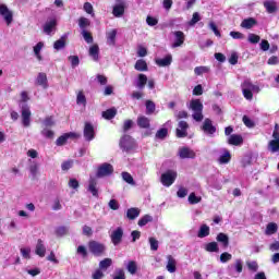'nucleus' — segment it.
<instances>
[{
    "instance_id": "1",
    "label": "nucleus",
    "mask_w": 279,
    "mask_h": 279,
    "mask_svg": "<svg viewBox=\"0 0 279 279\" xmlns=\"http://www.w3.org/2000/svg\"><path fill=\"white\" fill-rule=\"evenodd\" d=\"M242 93L244 99H247V101H252L254 99V93H260V87L258 85L252 84V81L245 80L241 84Z\"/></svg>"
},
{
    "instance_id": "2",
    "label": "nucleus",
    "mask_w": 279,
    "mask_h": 279,
    "mask_svg": "<svg viewBox=\"0 0 279 279\" xmlns=\"http://www.w3.org/2000/svg\"><path fill=\"white\" fill-rule=\"evenodd\" d=\"M190 110L193 111L192 118L194 121H197L198 123L204 121V104H202L201 99L191 100Z\"/></svg>"
},
{
    "instance_id": "3",
    "label": "nucleus",
    "mask_w": 279,
    "mask_h": 279,
    "mask_svg": "<svg viewBox=\"0 0 279 279\" xmlns=\"http://www.w3.org/2000/svg\"><path fill=\"white\" fill-rule=\"evenodd\" d=\"M88 250L94 254V256H104L106 245L97 241H90L88 243Z\"/></svg>"
},
{
    "instance_id": "4",
    "label": "nucleus",
    "mask_w": 279,
    "mask_h": 279,
    "mask_svg": "<svg viewBox=\"0 0 279 279\" xmlns=\"http://www.w3.org/2000/svg\"><path fill=\"white\" fill-rule=\"evenodd\" d=\"M175 178H178V172L168 170L161 174L160 182L163 186H171L175 182Z\"/></svg>"
},
{
    "instance_id": "5",
    "label": "nucleus",
    "mask_w": 279,
    "mask_h": 279,
    "mask_svg": "<svg viewBox=\"0 0 279 279\" xmlns=\"http://www.w3.org/2000/svg\"><path fill=\"white\" fill-rule=\"evenodd\" d=\"M135 145L134 138L130 135H124L120 140V148L122 151H132Z\"/></svg>"
},
{
    "instance_id": "6",
    "label": "nucleus",
    "mask_w": 279,
    "mask_h": 279,
    "mask_svg": "<svg viewBox=\"0 0 279 279\" xmlns=\"http://www.w3.org/2000/svg\"><path fill=\"white\" fill-rule=\"evenodd\" d=\"M22 125L29 128L32 125V111L27 105L22 107Z\"/></svg>"
},
{
    "instance_id": "7",
    "label": "nucleus",
    "mask_w": 279,
    "mask_h": 279,
    "mask_svg": "<svg viewBox=\"0 0 279 279\" xmlns=\"http://www.w3.org/2000/svg\"><path fill=\"white\" fill-rule=\"evenodd\" d=\"M112 14L117 19H121V16H123V14H125V1L124 0H117V4L113 7Z\"/></svg>"
},
{
    "instance_id": "8",
    "label": "nucleus",
    "mask_w": 279,
    "mask_h": 279,
    "mask_svg": "<svg viewBox=\"0 0 279 279\" xmlns=\"http://www.w3.org/2000/svg\"><path fill=\"white\" fill-rule=\"evenodd\" d=\"M112 171H114V169L112 168V165L102 163L98 168L97 178H106V175H112Z\"/></svg>"
},
{
    "instance_id": "9",
    "label": "nucleus",
    "mask_w": 279,
    "mask_h": 279,
    "mask_svg": "<svg viewBox=\"0 0 279 279\" xmlns=\"http://www.w3.org/2000/svg\"><path fill=\"white\" fill-rule=\"evenodd\" d=\"M110 239L113 245H119L121 241H123V229L121 227H118L111 232Z\"/></svg>"
},
{
    "instance_id": "10",
    "label": "nucleus",
    "mask_w": 279,
    "mask_h": 279,
    "mask_svg": "<svg viewBox=\"0 0 279 279\" xmlns=\"http://www.w3.org/2000/svg\"><path fill=\"white\" fill-rule=\"evenodd\" d=\"M202 130L205 134H208V136H213L215 132H217V128L213 125V120L210 119H205L202 125Z\"/></svg>"
},
{
    "instance_id": "11",
    "label": "nucleus",
    "mask_w": 279,
    "mask_h": 279,
    "mask_svg": "<svg viewBox=\"0 0 279 279\" xmlns=\"http://www.w3.org/2000/svg\"><path fill=\"white\" fill-rule=\"evenodd\" d=\"M57 25L58 21L56 19L48 20L44 24V34H47V36H51V34H54Z\"/></svg>"
},
{
    "instance_id": "12",
    "label": "nucleus",
    "mask_w": 279,
    "mask_h": 279,
    "mask_svg": "<svg viewBox=\"0 0 279 279\" xmlns=\"http://www.w3.org/2000/svg\"><path fill=\"white\" fill-rule=\"evenodd\" d=\"M268 151L270 154H279V134L275 133L272 140L268 142Z\"/></svg>"
},
{
    "instance_id": "13",
    "label": "nucleus",
    "mask_w": 279,
    "mask_h": 279,
    "mask_svg": "<svg viewBox=\"0 0 279 279\" xmlns=\"http://www.w3.org/2000/svg\"><path fill=\"white\" fill-rule=\"evenodd\" d=\"M0 15L3 16L7 25H10L13 21V13L8 9V5L0 4Z\"/></svg>"
},
{
    "instance_id": "14",
    "label": "nucleus",
    "mask_w": 279,
    "mask_h": 279,
    "mask_svg": "<svg viewBox=\"0 0 279 279\" xmlns=\"http://www.w3.org/2000/svg\"><path fill=\"white\" fill-rule=\"evenodd\" d=\"M186 130H189V123H186V121H180L177 128L178 138H186V136H189Z\"/></svg>"
},
{
    "instance_id": "15",
    "label": "nucleus",
    "mask_w": 279,
    "mask_h": 279,
    "mask_svg": "<svg viewBox=\"0 0 279 279\" xmlns=\"http://www.w3.org/2000/svg\"><path fill=\"white\" fill-rule=\"evenodd\" d=\"M84 138L85 141H93V138H95V128L93 126V124H90V122H86L85 126H84Z\"/></svg>"
},
{
    "instance_id": "16",
    "label": "nucleus",
    "mask_w": 279,
    "mask_h": 279,
    "mask_svg": "<svg viewBox=\"0 0 279 279\" xmlns=\"http://www.w3.org/2000/svg\"><path fill=\"white\" fill-rule=\"evenodd\" d=\"M227 269L231 276L234 275V271H236V274H241L243 271V260L235 259L234 264H230Z\"/></svg>"
},
{
    "instance_id": "17",
    "label": "nucleus",
    "mask_w": 279,
    "mask_h": 279,
    "mask_svg": "<svg viewBox=\"0 0 279 279\" xmlns=\"http://www.w3.org/2000/svg\"><path fill=\"white\" fill-rule=\"evenodd\" d=\"M178 156L181 158V160H184L186 158H195V153L193 149L189 148V147H181L179 148V153Z\"/></svg>"
},
{
    "instance_id": "18",
    "label": "nucleus",
    "mask_w": 279,
    "mask_h": 279,
    "mask_svg": "<svg viewBox=\"0 0 279 279\" xmlns=\"http://www.w3.org/2000/svg\"><path fill=\"white\" fill-rule=\"evenodd\" d=\"M174 36V43L172 44V49H175L177 47H182L184 45V33L182 31H175L173 33Z\"/></svg>"
},
{
    "instance_id": "19",
    "label": "nucleus",
    "mask_w": 279,
    "mask_h": 279,
    "mask_svg": "<svg viewBox=\"0 0 279 279\" xmlns=\"http://www.w3.org/2000/svg\"><path fill=\"white\" fill-rule=\"evenodd\" d=\"M35 254H37V256L40 258H45V254H47V246H45V242L41 239L37 240Z\"/></svg>"
},
{
    "instance_id": "20",
    "label": "nucleus",
    "mask_w": 279,
    "mask_h": 279,
    "mask_svg": "<svg viewBox=\"0 0 279 279\" xmlns=\"http://www.w3.org/2000/svg\"><path fill=\"white\" fill-rule=\"evenodd\" d=\"M69 138H80V135L76 133H65L64 135L58 137L56 143L59 147H61L62 145L66 144V141H69Z\"/></svg>"
},
{
    "instance_id": "21",
    "label": "nucleus",
    "mask_w": 279,
    "mask_h": 279,
    "mask_svg": "<svg viewBox=\"0 0 279 279\" xmlns=\"http://www.w3.org/2000/svg\"><path fill=\"white\" fill-rule=\"evenodd\" d=\"M68 39H69V34L62 35L60 39L54 41L53 49H56V51H60V49H64L66 47Z\"/></svg>"
},
{
    "instance_id": "22",
    "label": "nucleus",
    "mask_w": 279,
    "mask_h": 279,
    "mask_svg": "<svg viewBox=\"0 0 279 279\" xmlns=\"http://www.w3.org/2000/svg\"><path fill=\"white\" fill-rule=\"evenodd\" d=\"M264 8L266 9V12H268V14H276V12H278V5L274 0H266L264 2Z\"/></svg>"
},
{
    "instance_id": "23",
    "label": "nucleus",
    "mask_w": 279,
    "mask_h": 279,
    "mask_svg": "<svg viewBox=\"0 0 279 279\" xmlns=\"http://www.w3.org/2000/svg\"><path fill=\"white\" fill-rule=\"evenodd\" d=\"M137 125H138V128H142L143 130H147L150 128L151 121L149 120V118H147L145 116H138L137 117Z\"/></svg>"
},
{
    "instance_id": "24",
    "label": "nucleus",
    "mask_w": 279,
    "mask_h": 279,
    "mask_svg": "<svg viewBox=\"0 0 279 279\" xmlns=\"http://www.w3.org/2000/svg\"><path fill=\"white\" fill-rule=\"evenodd\" d=\"M88 53L94 62H99V46L97 44L89 47Z\"/></svg>"
},
{
    "instance_id": "25",
    "label": "nucleus",
    "mask_w": 279,
    "mask_h": 279,
    "mask_svg": "<svg viewBox=\"0 0 279 279\" xmlns=\"http://www.w3.org/2000/svg\"><path fill=\"white\" fill-rule=\"evenodd\" d=\"M31 165H29V173L32 175V178H37L39 171H40V163H38L37 161H32L29 160Z\"/></svg>"
},
{
    "instance_id": "26",
    "label": "nucleus",
    "mask_w": 279,
    "mask_h": 279,
    "mask_svg": "<svg viewBox=\"0 0 279 279\" xmlns=\"http://www.w3.org/2000/svg\"><path fill=\"white\" fill-rule=\"evenodd\" d=\"M146 85H147V75L138 74L137 80L135 81L136 88H138L140 90H143V88H145Z\"/></svg>"
},
{
    "instance_id": "27",
    "label": "nucleus",
    "mask_w": 279,
    "mask_h": 279,
    "mask_svg": "<svg viewBox=\"0 0 279 279\" xmlns=\"http://www.w3.org/2000/svg\"><path fill=\"white\" fill-rule=\"evenodd\" d=\"M228 143L229 145H243V136L238 135V134H232L228 137Z\"/></svg>"
},
{
    "instance_id": "28",
    "label": "nucleus",
    "mask_w": 279,
    "mask_h": 279,
    "mask_svg": "<svg viewBox=\"0 0 279 279\" xmlns=\"http://www.w3.org/2000/svg\"><path fill=\"white\" fill-rule=\"evenodd\" d=\"M172 62L173 57L171 54H167L165 58L156 60V64H158V66H169Z\"/></svg>"
},
{
    "instance_id": "29",
    "label": "nucleus",
    "mask_w": 279,
    "mask_h": 279,
    "mask_svg": "<svg viewBox=\"0 0 279 279\" xmlns=\"http://www.w3.org/2000/svg\"><path fill=\"white\" fill-rule=\"evenodd\" d=\"M256 24V19L248 17L242 21L241 27H243V29H252V27H254Z\"/></svg>"
},
{
    "instance_id": "30",
    "label": "nucleus",
    "mask_w": 279,
    "mask_h": 279,
    "mask_svg": "<svg viewBox=\"0 0 279 279\" xmlns=\"http://www.w3.org/2000/svg\"><path fill=\"white\" fill-rule=\"evenodd\" d=\"M167 260H168L166 266L167 271H169L170 274H175V258H173V256L171 255H168Z\"/></svg>"
},
{
    "instance_id": "31",
    "label": "nucleus",
    "mask_w": 279,
    "mask_h": 279,
    "mask_svg": "<svg viewBox=\"0 0 279 279\" xmlns=\"http://www.w3.org/2000/svg\"><path fill=\"white\" fill-rule=\"evenodd\" d=\"M76 104L77 106H83V108H86V95L84 94V90H78L76 93Z\"/></svg>"
},
{
    "instance_id": "32",
    "label": "nucleus",
    "mask_w": 279,
    "mask_h": 279,
    "mask_svg": "<svg viewBox=\"0 0 279 279\" xmlns=\"http://www.w3.org/2000/svg\"><path fill=\"white\" fill-rule=\"evenodd\" d=\"M88 191L94 195V197H97L99 195V191L97 190V181L95 179L89 180Z\"/></svg>"
},
{
    "instance_id": "33",
    "label": "nucleus",
    "mask_w": 279,
    "mask_h": 279,
    "mask_svg": "<svg viewBox=\"0 0 279 279\" xmlns=\"http://www.w3.org/2000/svg\"><path fill=\"white\" fill-rule=\"evenodd\" d=\"M126 271H129V274H131V276L136 275V271H138V265L136 264L135 260H130L126 264Z\"/></svg>"
},
{
    "instance_id": "34",
    "label": "nucleus",
    "mask_w": 279,
    "mask_h": 279,
    "mask_svg": "<svg viewBox=\"0 0 279 279\" xmlns=\"http://www.w3.org/2000/svg\"><path fill=\"white\" fill-rule=\"evenodd\" d=\"M210 234V227L207 225H202L199 230H198V239H204Z\"/></svg>"
},
{
    "instance_id": "35",
    "label": "nucleus",
    "mask_w": 279,
    "mask_h": 279,
    "mask_svg": "<svg viewBox=\"0 0 279 279\" xmlns=\"http://www.w3.org/2000/svg\"><path fill=\"white\" fill-rule=\"evenodd\" d=\"M278 232V225L276 222H269L266 227L265 234L271 236V234H276Z\"/></svg>"
},
{
    "instance_id": "36",
    "label": "nucleus",
    "mask_w": 279,
    "mask_h": 279,
    "mask_svg": "<svg viewBox=\"0 0 279 279\" xmlns=\"http://www.w3.org/2000/svg\"><path fill=\"white\" fill-rule=\"evenodd\" d=\"M138 215H141V209H138L136 207H132V208L128 209V211H126V217H128V219H131V220L136 219V217H138Z\"/></svg>"
},
{
    "instance_id": "37",
    "label": "nucleus",
    "mask_w": 279,
    "mask_h": 279,
    "mask_svg": "<svg viewBox=\"0 0 279 279\" xmlns=\"http://www.w3.org/2000/svg\"><path fill=\"white\" fill-rule=\"evenodd\" d=\"M36 82L39 86H43L44 88H48V86H49L47 84V74L46 73H39Z\"/></svg>"
},
{
    "instance_id": "38",
    "label": "nucleus",
    "mask_w": 279,
    "mask_h": 279,
    "mask_svg": "<svg viewBox=\"0 0 279 279\" xmlns=\"http://www.w3.org/2000/svg\"><path fill=\"white\" fill-rule=\"evenodd\" d=\"M134 69L135 71L145 72L147 71V62H145L143 59H140L136 61Z\"/></svg>"
},
{
    "instance_id": "39",
    "label": "nucleus",
    "mask_w": 279,
    "mask_h": 279,
    "mask_svg": "<svg viewBox=\"0 0 279 279\" xmlns=\"http://www.w3.org/2000/svg\"><path fill=\"white\" fill-rule=\"evenodd\" d=\"M117 117V109L111 108L102 112V118L110 121V119H114Z\"/></svg>"
},
{
    "instance_id": "40",
    "label": "nucleus",
    "mask_w": 279,
    "mask_h": 279,
    "mask_svg": "<svg viewBox=\"0 0 279 279\" xmlns=\"http://www.w3.org/2000/svg\"><path fill=\"white\" fill-rule=\"evenodd\" d=\"M117 40V29H111L107 33V43L108 45H114Z\"/></svg>"
},
{
    "instance_id": "41",
    "label": "nucleus",
    "mask_w": 279,
    "mask_h": 279,
    "mask_svg": "<svg viewBox=\"0 0 279 279\" xmlns=\"http://www.w3.org/2000/svg\"><path fill=\"white\" fill-rule=\"evenodd\" d=\"M216 239L219 243H222V245L225 247H228V245L230 243V239L228 238V235L226 233H219Z\"/></svg>"
},
{
    "instance_id": "42",
    "label": "nucleus",
    "mask_w": 279,
    "mask_h": 279,
    "mask_svg": "<svg viewBox=\"0 0 279 279\" xmlns=\"http://www.w3.org/2000/svg\"><path fill=\"white\" fill-rule=\"evenodd\" d=\"M111 266H112L111 258H105L99 263V269H102L104 271H106V269H108V267H111Z\"/></svg>"
},
{
    "instance_id": "43",
    "label": "nucleus",
    "mask_w": 279,
    "mask_h": 279,
    "mask_svg": "<svg viewBox=\"0 0 279 279\" xmlns=\"http://www.w3.org/2000/svg\"><path fill=\"white\" fill-rule=\"evenodd\" d=\"M122 179L126 184H131V186H134L136 183L134 182V178L129 172H122Z\"/></svg>"
},
{
    "instance_id": "44",
    "label": "nucleus",
    "mask_w": 279,
    "mask_h": 279,
    "mask_svg": "<svg viewBox=\"0 0 279 279\" xmlns=\"http://www.w3.org/2000/svg\"><path fill=\"white\" fill-rule=\"evenodd\" d=\"M230 151L226 150L223 155L219 157V163L220 165H228L231 160Z\"/></svg>"
},
{
    "instance_id": "45",
    "label": "nucleus",
    "mask_w": 279,
    "mask_h": 279,
    "mask_svg": "<svg viewBox=\"0 0 279 279\" xmlns=\"http://www.w3.org/2000/svg\"><path fill=\"white\" fill-rule=\"evenodd\" d=\"M151 221H154V218L151 217V216H149V215H145V216H143L140 220H138V226L141 227V228H143V226H147V223H149V222H151Z\"/></svg>"
},
{
    "instance_id": "46",
    "label": "nucleus",
    "mask_w": 279,
    "mask_h": 279,
    "mask_svg": "<svg viewBox=\"0 0 279 279\" xmlns=\"http://www.w3.org/2000/svg\"><path fill=\"white\" fill-rule=\"evenodd\" d=\"M202 21V16L198 12H194L192 15V20L189 22L190 27H194V25H197Z\"/></svg>"
},
{
    "instance_id": "47",
    "label": "nucleus",
    "mask_w": 279,
    "mask_h": 279,
    "mask_svg": "<svg viewBox=\"0 0 279 279\" xmlns=\"http://www.w3.org/2000/svg\"><path fill=\"white\" fill-rule=\"evenodd\" d=\"M156 112V104L151 100L146 101V114H154Z\"/></svg>"
},
{
    "instance_id": "48",
    "label": "nucleus",
    "mask_w": 279,
    "mask_h": 279,
    "mask_svg": "<svg viewBox=\"0 0 279 279\" xmlns=\"http://www.w3.org/2000/svg\"><path fill=\"white\" fill-rule=\"evenodd\" d=\"M168 134H169V131L163 128V129H159L155 136L156 138H159V141H165Z\"/></svg>"
},
{
    "instance_id": "49",
    "label": "nucleus",
    "mask_w": 279,
    "mask_h": 279,
    "mask_svg": "<svg viewBox=\"0 0 279 279\" xmlns=\"http://www.w3.org/2000/svg\"><path fill=\"white\" fill-rule=\"evenodd\" d=\"M187 199H189L190 204L195 205V204H199V202H202V196H197V195H195L194 192H192L189 195Z\"/></svg>"
},
{
    "instance_id": "50",
    "label": "nucleus",
    "mask_w": 279,
    "mask_h": 279,
    "mask_svg": "<svg viewBox=\"0 0 279 279\" xmlns=\"http://www.w3.org/2000/svg\"><path fill=\"white\" fill-rule=\"evenodd\" d=\"M43 125L46 129L53 128L56 125V121H53V117H48L43 121Z\"/></svg>"
},
{
    "instance_id": "51",
    "label": "nucleus",
    "mask_w": 279,
    "mask_h": 279,
    "mask_svg": "<svg viewBox=\"0 0 279 279\" xmlns=\"http://www.w3.org/2000/svg\"><path fill=\"white\" fill-rule=\"evenodd\" d=\"M205 250L207 252H219V245L217 244V242H210L206 244Z\"/></svg>"
},
{
    "instance_id": "52",
    "label": "nucleus",
    "mask_w": 279,
    "mask_h": 279,
    "mask_svg": "<svg viewBox=\"0 0 279 279\" xmlns=\"http://www.w3.org/2000/svg\"><path fill=\"white\" fill-rule=\"evenodd\" d=\"M210 71V68L208 66H196L194 69L195 75H204V73H208Z\"/></svg>"
},
{
    "instance_id": "53",
    "label": "nucleus",
    "mask_w": 279,
    "mask_h": 279,
    "mask_svg": "<svg viewBox=\"0 0 279 279\" xmlns=\"http://www.w3.org/2000/svg\"><path fill=\"white\" fill-rule=\"evenodd\" d=\"M68 60L71 63L72 69H75V66H80V57H77V56H70L68 58Z\"/></svg>"
},
{
    "instance_id": "54",
    "label": "nucleus",
    "mask_w": 279,
    "mask_h": 279,
    "mask_svg": "<svg viewBox=\"0 0 279 279\" xmlns=\"http://www.w3.org/2000/svg\"><path fill=\"white\" fill-rule=\"evenodd\" d=\"M57 236H64L65 234H69V227H59L56 229Z\"/></svg>"
},
{
    "instance_id": "55",
    "label": "nucleus",
    "mask_w": 279,
    "mask_h": 279,
    "mask_svg": "<svg viewBox=\"0 0 279 279\" xmlns=\"http://www.w3.org/2000/svg\"><path fill=\"white\" fill-rule=\"evenodd\" d=\"M232 260V254L225 252L220 255V263H230Z\"/></svg>"
},
{
    "instance_id": "56",
    "label": "nucleus",
    "mask_w": 279,
    "mask_h": 279,
    "mask_svg": "<svg viewBox=\"0 0 279 279\" xmlns=\"http://www.w3.org/2000/svg\"><path fill=\"white\" fill-rule=\"evenodd\" d=\"M82 36L88 45L93 43V35H90V33H88L86 29L82 31Z\"/></svg>"
},
{
    "instance_id": "57",
    "label": "nucleus",
    "mask_w": 279,
    "mask_h": 279,
    "mask_svg": "<svg viewBox=\"0 0 279 279\" xmlns=\"http://www.w3.org/2000/svg\"><path fill=\"white\" fill-rule=\"evenodd\" d=\"M78 25H80L81 29H86V27H88V25H90V21L86 17H81L78 20Z\"/></svg>"
},
{
    "instance_id": "58",
    "label": "nucleus",
    "mask_w": 279,
    "mask_h": 279,
    "mask_svg": "<svg viewBox=\"0 0 279 279\" xmlns=\"http://www.w3.org/2000/svg\"><path fill=\"white\" fill-rule=\"evenodd\" d=\"M20 252H21L23 258H27V259L32 258V256H31V254H32V248H29V247H22V248L20 250Z\"/></svg>"
},
{
    "instance_id": "59",
    "label": "nucleus",
    "mask_w": 279,
    "mask_h": 279,
    "mask_svg": "<svg viewBox=\"0 0 279 279\" xmlns=\"http://www.w3.org/2000/svg\"><path fill=\"white\" fill-rule=\"evenodd\" d=\"M148 241H149L150 250L153 252H157V250H158V240H156V238H149Z\"/></svg>"
},
{
    "instance_id": "60",
    "label": "nucleus",
    "mask_w": 279,
    "mask_h": 279,
    "mask_svg": "<svg viewBox=\"0 0 279 279\" xmlns=\"http://www.w3.org/2000/svg\"><path fill=\"white\" fill-rule=\"evenodd\" d=\"M41 135H44L45 138H53L54 133L52 130L44 128L41 131Z\"/></svg>"
},
{
    "instance_id": "61",
    "label": "nucleus",
    "mask_w": 279,
    "mask_h": 279,
    "mask_svg": "<svg viewBox=\"0 0 279 279\" xmlns=\"http://www.w3.org/2000/svg\"><path fill=\"white\" fill-rule=\"evenodd\" d=\"M248 43H252V45H256L257 43H260V36L256 35V34H250Z\"/></svg>"
},
{
    "instance_id": "62",
    "label": "nucleus",
    "mask_w": 279,
    "mask_h": 279,
    "mask_svg": "<svg viewBox=\"0 0 279 279\" xmlns=\"http://www.w3.org/2000/svg\"><path fill=\"white\" fill-rule=\"evenodd\" d=\"M246 267L250 271H258V263L256 262H246Z\"/></svg>"
},
{
    "instance_id": "63",
    "label": "nucleus",
    "mask_w": 279,
    "mask_h": 279,
    "mask_svg": "<svg viewBox=\"0 0 279 279\" xmlns=\"http://www.w3.org/2000/svg\"><path fill=\"white\" fill-rule=\"evenodd\" d=\"M242 121L246 128H254V121H252V119H250L247 116H244Z\"/></svg>"
},
{
    "instance_id": "64",
    "label": "nucleus",
    "mask_w": 279,
    "mask_h": 279,
    "mask_svg": "<svg viewBox=\"0 0 279 279\" xmlns=\"http://www.w3.org/2000/svg\"><path fill=\"white\" fill-rule=\"evenodd\" d=\"M113 279H125V271L123 269H117Z\"/></svg>"
}]
</instances>
